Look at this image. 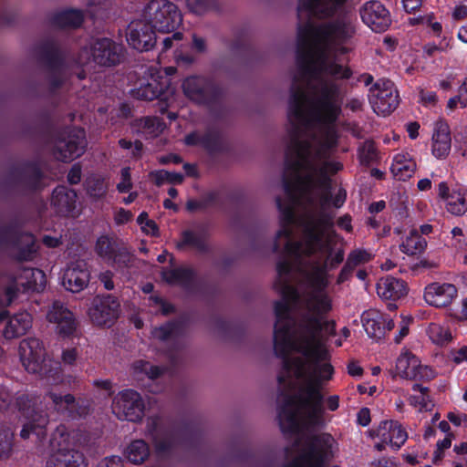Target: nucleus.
<instances>
[{
  "instance_id": "f257e3e1",
  "label": "nucleus",
  "mask_w": 467,
  "mask_h": 467,
  "mask_svg": "<svg viewBox=\"0 0 467 467\" xmlns=\"http://www.w3.org/2000/svg\"><path fill=\"white\" fill-rule=\"evenodd\" d=\"M293 213L284 212L276 234V248L285 246V257L277 264L275 290L282 300L275 303V350L284 356L278 381L282 388L298 386L287 398L278 417L283 432L296 434V441H336L329 433L302 439V426L324 425L325 410L320 389L333 377L334 368L326 340L335 333L328 319L332 301L326 291V271L337 266L344 253L337 246L330 219L315 214L302 226L304 238L294 242Z\"/></svg>"
},
{
  "instance_id": "f03ea898",
  "label": "nucleus",
  "mask_w": 467,
  "mask_h": 467,
  "mask_svg": "<svg viewBox=\"0 0 467 467\" xmlns=\"http://www.w3.org/2000/svg\"><path fill=\"white\" fill-rule=\"evenodd\" d=\"M357 32V23L351 15L315 26L306 24L298 28V76L295 78L288 103L287 117L294 126L295 138L291 144L294 180L285 184L287 204L277 200L281 213H293L294 224L305 226L310 214L325 215L333 205L341 207L346 191L339 188L331 196L330 175L343 165L327 158L337 143L336 123L341 114L342 97L339 86L324 78L348 79L350 68L335 58L337 54L350 51Z\"/></svg>"
},
{
  "instance_id": "7ed1b4c3",
  "label": "nucleus",
  "mask_w": 467,
  "mask_h": 467,
  "mask_svg": "<svg viewBox=\"0 0 467 467\" xmlns=\"http://www.w3.org/2000/svg\"><path fill=\"white\" fill-rule=\"evenodd\" d=\"M53 439L57 441L58 449L47 462V467H87L86 458L79 450V432H68L67 428L61 425L55 431Z\"/></svg>"
},
{
  "instance_id": "20e7f679",
  "label": "nucleus",
  "mask_w": 467,
  "mask_h": 467,
  "mask_svg": "<svg viewBox=\"0 0 467 467\" xmlns=\"http://www.w3.org/2000/svg\"><path fill=\"white\" fill-rule=\"evenodd\" d=\"M143 18L154 30L169 33L182 22L181 12L170 0H150L143 9Z\"/></svg>"
},
{
  "instance_id": "39448f33",
  "label": "nucleus",
  "mask_w": 467,
  "mask_h": 467,
  "mask_svg": "<svg viewBox=\"0 0 467 467\" xmlns=\"http://www.w3.org/2000/svg\"><path fill=\"white\" fill-rule=\"evenodd\" d=\"M122 47L109 38L92 41L85 47L79 54V63L87 64L90 61L100 66H113L120 61Z\"/></svg>"
},
{
  "instance_id": "423d86ee",
  "label": "nucleus",
  "mask_w": 467,
  "mask_h": 467,
  "mask_svg": "<svg viewBox=\"0 0 467 467\" xmlns=\"http://www.w3.org/2000/svg\"><path fill=\"white\" fill-rule=\"evenodd\" d=\"M373 439H378L375 448L381 451L387 446L393 450H399L407 441L408 433L402 425L395 420H383L377 428L369 431Z\"/></svg>"
},
{
  "instance_id": "0eeeda50",
  "label": "nucleus",
  "mask_w": 467,
  "mask_h": 467,
  "mask_svg": "<svg viewBox=\"0 0 467 467\" xmlns=\"http://www.w3.org/2000/svg\"><path fill=\"white\" fill-rule=\"evenodd\" d=\"M85 131L82 129H72L66 131L57 140L53 154L62 161H71L81 156L86 148Z\"/></svg>"
},
{
  "instance_id": "6e6552de",
  "label": "nucleus",
  "mask_w": 467,
  "mask_h": 467,
  "mask_svg": "<svg viewBox=\"0 0 467 467\" xmlns=\"http://www.w3.org/2000/svg\"><path fill=\"white\" fill-rule=\"evenodd\" d=\"M16 404L18 410L25 418V422L20 435L23 439H27L31 434H36L37 438L45 436V429L48 423V415L40 413L31 409L30 400L25 395L16 398Z\"/></svg>"
},
{
  "instance_id": "1a4fd4ad",
  "label": "nucleus",
  "mask_w": 467,
  "mask_h": 467,
  "mask_svg": "<svg viewBox=\"0 0 467 467\" xmlns=\"http://www.w3.org/2000/svg\"><path fill=\"white\" fill-rule=\"evenodd\" d=\"M370 103L378 115L390 114L399 104V94L393 82L380 79L370 89Z\"/></svg>"
},
{
  "instance_id": "9d476101",
  "label": "nucleus",
  "mask_w": 467,
  "mask_h": 467,
  "mask_svg": "<svg viewBox=\"0 0 467 467\" xmlns=\"http://www.w3.org/2000/svg\"><path fill=\"white\" fill-rule=\"evenodd\" d=\"M143 410L140 395L132 389L119 392L113 400L112 411L119 420L138 421L143 416Z\"/></svg>"
},
{
  "instance_id": "9b49d317",
  "label": "nucleus",
  "mask_w": 467,
  "mask_h": 467,
  "mask_svg": "<svg viewBox=\"0 0 467 467\" xmlns=\"http://www.w3.org/2000/svg\"><path fill=\"white\" fill-rule=\"evenodd\" d=\"M396 375L405 379L429 380L434 378V371L422 366L418 358L408 350L400 353L396 361Z\"/></svg>"
},
{
  "instance_id": "f8f14e48",
  "label": "nucleus",
  "mask_w": 467,
  "mask_h": 467,
  "mask_svg": "<svg viewBox=\"0 0 467 467\" xmlns=\"http://www.w3.org/2000/svg\"><path fill=\"white\" fill-rule=\"evenodd\" d=\"M359 14L363 23L374 32H384L391 24L389 12L376 0L366 2L360 7Z\"/></svg>"
},
{
  "instance_id": "ddd939ff",
  "label": "nucleus",
  "mask_w": 467,
  "mask_h": 467,
  "mask_svg": "<svg viewBox=\"0 0 467 467\" xmlns=\"http://www.w3.org/2000/svg\"><path fill=\"white\" fill-rule=\"evenodd\" d=\"M127 41L138 51H148L156 44L155 31L144 18L132 21L128 26Z\"/></svg>"
},
{
  "instance_id": "4468645a",
  "label": "nucleus",
  "mask_w": 467,
  "mask_h": 467,
  "mask_svg": "<svg viewBox=\"0 0 467 467\" xmlns=\"http://www.w3.org/2000/svg\"><path fill=\"white\" fill-rule=\"evenodd\" d=\"M119 304L111 296L95 297L88 310L90 319L99 326L111 324L119 317Z\"/></svg>"
},
{
  "instance_id": "2eb2a0df",
  "label": "nucleus",
  "mask_w": 467,
  "mask_h": 467,
  "mask_svg": "<svg viewBox=\"0 0 467 467\" xmlns=\"http://www.w3.org/2000/svg\"><path fill=\"white\" fill-rule=\"evenodd\" d=\"M20 359L25 368L30 373L41 371L45 361V348L37 338H27L20 342Z\"/></svg>"
},
{
  "instance_id": "dca6fc26",
  "label": "nucleus",
  "mask_w": 467,
  "mask_h": 467,
  "mask_svg": "<svg viewBox=\"0 0 467 467\" xmlns=\"http://www.w3.org/2000/svg\"><path fill=\"white\" fill-rule=\"evenodd\" d=\"M47 318L55 325V330L62 337H69L76 331L74 314L59 301H55L49 307Z\"/></svg>"
},
{
  "instance_id": "f3484780",
  "label": "nucleus",
  "mask_w": 467,
  "mask_h": 467,
  "mask_svg": "<svg viewBox=\"0 0 467 467\" xmlns=\"http://www.w3.org/2000/svg\"><path fill=\"white\" fill-rule=\"evenodd\" d=\"M348 0H299L298 16L301 19L304 14L325 18L332 16L340 11Z\"/></svg>"
},
{
  "instance_id": "a211bd4d",
  "label": "nucleus",
  "mask_w": 467,
  "mask_h": 467,
  "mask_svg": "<svg viewBox=\"0 0 467 467\" xmlns=\"http://www.w3.org/2000/svg\"><path fill=\"white\" fill-rule=\"evenodd\" d=\"M361 321L368 336L373 339L382 338L387 331L393 328V320L376 309H369L362 314Z\"/></svg>"
},
{
  "instance_id": "6ab92c4d",
  "label": "nucleus",
  "mask_w": 467,
  "mask_h": 467,
  "mask_svg": "<svg viewBox=\"0 0 467 467\" xmlns=\"http://www.w3.org/2000/svg\"><path fill=\"white\" fill-rule=\"evenodd\" d=\"M46 286V275L43 271L34 268H24L15 277L14 286L9 287L7 293L12 296L19 291H41Z\"/></svg>"
},
{
  "instance_id": "aec40b11",
  "label": "nucleus",
  "mask_w": 467,
  "mask_h": 467,
  "mask_svg": "<svg viewBox=\"0 0 467 467\" xmlns=\"http://www.w3.org/2000/svg\"><path fill=\"white\" fill-rule=\"evenodd\" d=\"M90 273L84 261L71 263L65 270L62 277L63 286L73 293L82 291L88 284Z\"/></svg>"
},
{
  "instance_id": "412c9836",
  "label": "nucleus",
  "mask_w": 467,
  "mask_h": 467,
  "mask_svg": "<svg viewBox=\"0 0 467 467\" xmlns=\"http://www.w3.org/2000/svg\"><path fill=\"white\" fill-rule=\"evenodd\" d=\"M457 296L455 285L448 283H432L425 287L424 299L427 304L443 307L449 306Z\"/></svg>"
},
{
  "instance_id": "4be33fe9",
  "label": "nucleus",
  "mask_w": 467,
  "mask_h": 467,
  "mask_svg": "<svg viewBox=\"0 0 467 467\" xmlns=\"http://www.w3.org/2000/svg\"><path fill=\"white\" fill-rule=\"evenodd\" d=\"M167 85L168 81L165 78L158 73H150L146 82L132 91L133 96L140 99L153 100L160 98Z\"/></svg>"
},
{
  "instance_id": "5701e85b",
  "label": "nucleus",
  "mask_w": 467,
  "mask_h": 467,
  "mask_svg": "<svg viewBox=\"0 0 467 467\" xmlns=\"http://www.w3.org/2000/svg\"><path fill=\"white\" fill-rule=\"evenodd\" d=\"M182 88L188 99L197 103H204L210 94L209 83L201 77L186 78L182 84Z\"/></svg>"
},
{
  "instance_id": "b1692460",
  "label": "nucleus",
  "mask_w": 467,
  "mask_h": 467,
  "mask_svg": "<svg viewBox=\"0 0 467 467\" xmlns=\"http://www.w3.org/2000/svg\"><path fill=\"white\" fill-rule=\"evenodd\" d=\"M377 293L382 299L397 300L407 294V285L403 280L388 275L377 283Z\"/></svg>"
},
{
  "instance_id": "393cba45",
  "label": "nucleus",
  "mask_w": 467,
  "mask_h": 467,
  "mask_svg": "<svg viewBox=\"0 0 467 467\" xmlns=\"http://www.w3.org/2000/svg\"><path fill=\"white\" fill-rule=\"evenodd\" d=\"M451 147V139L449 126L445 123H437L432 135L431 151L437 159L446 158Z\"/></svg>"
},
{
  "instance_id": "a878e982",
  "label": "nucleus",
  "mask_w": 467,
  "mask_h": 467,
  "mask_svg": "<svg viewBox=\"0 0 467 467\" xmlns=\"http://www.w3.org/2000/svg\"><path fill=\"white\" fill-rule=\"evenodd\" d=\"M32 326V317L27 312H21L10 318L4 329L5 338L11 339L25 335Z\"/></svg>"
},
{
  "instance_id": "bb28decb",
  "label": "nucleus",
  "mask_w": 467,
  "mask_h": 467,
  "mask_svg": "<svg viewBox=\"0 0 467 467\" xmlns=\"http://www.w3.org/2000/svg\"><path fill=\"white\" fill-rule=\"evenodd\" d=\"M51 202L59 213H69L75 208L77 193L74 190L58 186L53 192Z\"/></svg>"
},
{
  "instance_id": "cd10ccee",
  "label": "nucleus",
  "mask_w": 467,
  "mask_h": 467,
  "mask_svg": "<svg viewBox=\"0 0 467 467\" xmlns=\"http://www.w3.org/2000/svg\"><path fill=\"white\" fill-rule=\"evenodd\" d=\"M390 170L394 177L405 181L414 173L416 163L408 153H398L394 156Z\"/></svg>"
},
{
  "instance_id": "c85d7f7f",
  "label": "nucleus",
  "mask_w": 467,
  "mask_h": 467,
  "mask_svg": "<svg viewBox=\"0 0 467 467\" xmlns=\"http://www.w3.org/2000/svg\"><path fill=\"white\" fill-rule=\"evenodd\" d=\"M123 455L130 462L141 464L150 456V448L143 440H135L127 445Z\"/></svg>"
},
{
  "instance_id": "c756f323",
  "label": "nucleus",
  "mask_w": 467,
  "mask_h": 467,
  "mask_svg": "<svg viewBox=\"0 0 467 467\" xmlns=\"http://www.w3.org/2000/svg\"><path fill=\"white\" fill-rule=\"evenodd\" d=\"M138 131L146 139H153L163 132L165 123L157 117H145L137 121Z\"/></svg>"
},
{
  "instance_id": "7c9ffc66",
  "label": "nucleus",
  "mask_w": 467,
  "mask_h": 467,
  "mask_svg": "<svg viewBox=\"0 0 467 467\" xmlns=\"http://www.w3.org/2000/svg\"><path fill=\"white\" fill-rule=\"evenodd\" d=\"M47 407L57 412H63L74 407L76 400L71 394L60 395L54 390L48 391L44 397Z\"/></svg>"
},
{
  "instance_id": "2f4dec72",
  "label": "nucleus",
  "mask_w": 467,
  "mask_h": 467,
  "mask_svg": "<svg viewBox=\"0 0 467 467\" xmlns=\"http://www.w3.org/2000/svg\"><path fill=\"white\" fill-rule=\"evenodd\" d=\"M426 245V240L421 237L416 229H413L400 244V250L406 254L414 255L421 253Z\"/></svg>"
},
{
  "instance_id": "473e14b6",
  "label": "nucleus",
  "mask_w": 467,
  "mask_h": 467,
  "mask_svg": "<svg viewBox=\"0 0 467 467\" xmlns=\"http://www.w3.org/2000/svg\"><path fill=\"white\" fill-rule=\"evenodd\" d=\"M447 211L453 215H462L467 212L466 192L460 190H453L451 196L446 202Z\"/></svg>"
},
{
  "instance_id": "72a5a7b5",
  "label": "nucleus",
  "mask_w": 467,
  "mask_h": 467,
  "mask_svg": "<svg viewBox=\"0 0 467 467\" xmlns=\"http://www.w3.org/2000/svg\"><path fill=\"white\" fill-rule=\"evenodd\" d=\"M117 249V244L106 235L99 237L95 244V253L107 264L109 263Z\"/></svg>"
},
{
  "instance_id": "f704fd0d",
  "label": "nucleus",
  "mask_w": 467,
  "mask_h": 467,
  "mask_svg": "<svg viewBox=\"0 0 467 467\" xmlns=\"http://www.w3.org/2000/svg\"><path fill=\"white\" fill-rule=\"evenodd\" d=\"M83 22V14L78 10H67L57 14L55 24L60 27H77Z\"/></svg>"
},
{
  "instance_id": "c9c22d12",
  "label": "nucleus",
  "mask_w": 467,
  "mask_h": 467,
  "mask_svg": "<svg viewBox=\"0 0 467 467\" xmlns=\"http://www.w3.org/2000/svg\"><path fill=\"white\" fill-rule=\"evenodd\" d=\"M370 257V254L365 250L358 249L350 253L346 265L339 275L338 282H342L344 280L345 275L349 273L354 267L360 264L368 262Z\"/></svg>"
},
{
  "instance_id": "e433bc0d",
  "label": "nucleus",
  "mask_w": 467,
  "mask_h": 467,
  "mask_svg": "<svg viewBox=\"0 0 467 467\" xmlns=\"http://www.w3.org/2000/svg\"><path fill=\"white\" fill-rule=\"evenodd\" d=\"M427 333L430 339L439 346L449 343L452 338L451 331L437 323H431L427 329Z\"/></svg>"
},
{
  "instance_id": "4c0bfd02",
  "label": "nucleus",
  "mask_w": 467,
  "mask_h": 467,
  "mask_svg": "<svg viewBox=\"0 0 467 467\" xmlns=\"http://www.w3.org/2000/svg\"><path fill=\"white\" fill-rule=\"evenodd\" d=\"M88 194L94 200L103 198L108 191V183L103 178L90 177L86 182Z\"/></svg>"
},
{
  "instance_id": "58836bf2",
  "label": "nucleus",
  "mask_w": 467,
  "mask_h": 467,
  "mask_svg": "<svg viewBox=\"0 0 467 467\" xmlns=\"http://www.w3.org/2000/svg\"><path fill=\"white\" fill-rule=\"evenodd\" d=\"M162 278L169 284H185L192 276V272L187 268L167 269L163 270Z\"/></svg>"
},
{
  "instance_id": "ea45409f",
  "label": "nucleus",
  "mask_w": 467,
  "mask_h": 467,
  "mask_svg": "<svg viewBox=\"0 0 467 467\" xmlns=\"http://www.w3.org/2000/svg\"><path fill=\"white\" fill-rule=\"evenodd\" d=\"M134 375L140 376L145 374L149 379H154L162 375L165 371L163 368L153 366L148 361L139 360L133 364Z\"/></svg>"
},
{
  "instance_id": "a19ab883",
  "label": "nucleus",
  "mask_w": 467,
  "mask_h": 467,
  "mask_svg": "<svg viewBox=\"0 0 467 467\" xmlns=\"http://www.w3.org/2000/svg\"><path fill=\"white\" fill-rule=\"evenodd\" d=\"M413 390L414 391H420V395H414L410 397V404L415 408H417L419 410H427L430 407V400L429 397L426 394V391L428 390L427 388L422 387L419 384L413 385Z\"/></svg>"
},
{
  "instance_id": "79ce46f5",
  "label": "nucleus",
  "mask_w": 467,
  "mask_h": 467,
  "mask_svg": "<svg viewBox=\"0 0 467 467\" xmlns=\"http://www.w3.org/2000/svg\"><path fill=\"white\" fill-rule=\"evenodd\" d=\"M132 260V254L126 248L118 247L109 265L118 268H124L129 266Z\"/></svg>"
},
{
  "instance_id": "37998d69",
  "label": "nucleus",
  "mask_w": 467,
  "mask_h": 467,
  "mask_svg": "<svg viewBox=\"0 0 467 467\" xmlns=\"http://www.w3.org/2000/svg\"><path fill=\"white\" fill-rule=\"evenodd\" d=\"M183 245H189L197 250H203L206 247V241L203 236H201L192 232H185L182 234V243L179 244V247Z\"/></svg>"
},
{
  "instance_id": "c03bdc74",
  "label": "nucleus",
  "mask_w": 467,
  "mask_h": 467,
  "mask_svg": "<svg viewBox=\"0 0 467 467\" xmlns=\"http://www.w3.org/2000/svg\"><path fill=\"white\" fill-rule=\"evenodd\" d=\"M13 432L10 429L0 430V457H8L12 451Z\"/></svg>"
},
{
  "instance_id": "a18cd8bd",
  "label": "nucleus",
  "mask_w": 467,
  "mask_h": 467,
  "mask_svg": "<svg viewBox=\"0 0 467 467\" xmlns=\"http://www.w3.org/2000/svg\"><path fill=\"white\" fill-rule=\"evenodd\" d=\"M410 25L423 24L430 26L433 34L437 36L441 32V25L439 22H432V16L427 15L423 16L412 17L409 19Z\"/></svg>"
},
{
  "instance_id": "49530a36",
  "label": "nucleus",
  "mask_w": 467,
  "mask_h": 467,
  "mask_svg": "<svg viewBox=\"0 0 467 467\" xmlns=\"http://www.w3.org/2000/svg\"><path fill=\"white\" fill-rule=\"evenodd\" d=\"M377 157L376 148L373 142L366 141L359 149V159L363 163H369Z\"/></svg>"
},
{
  "instance_id": "de8ad7c7",
  "label": "nucleus",
  "mask_w": 467,
  "mask_h": 467,
  "mask_svg": "<svg viewBox=\"0 0 467 467\" xmlns=\"http://www.w3.org/2000/svg\"><path fill=\"white\" fill-rule=\"evenodd\" d=\"M154 447L159 454L165 453L173 444V438L169 434L158 435L153 439Z\"/></svg>"
},
{
  "instance_id": "09e8293b",
  "label": "nucleus",
  "mask_w": 467,
  "mask_h": 467,
  "mask_svg": "<svg viewBox=\"0 0 467 467\" xmlns=\"http://www.w3.org/2000/svg\"><path fill=\"white\" fill-rule=\"evenodd\" d=\"M175 326L173 324H166L164 326L155 327L152 330V337L158 340H166L173 336Z\"/></svg>"
},
{
  "instance_id": "8fccbe9b",
  "label": "nucleus",
  "mask_w": 467,
  "mask_h": 467,
  "mask_svg": "<svg viewBox=\"0 0 467 467\" xmlns=\"http://www.w3.org/2000/svg\"><path fill=\"white\" fill-rule=\"evenodd\" d=\"M132 188L130 170L129 167L121 169L120 182L117 184L119 192H129Z\"/></svg>"
},
{
  "instance_id": "3c124183",
  "label": "nucleus",
  "mask_w": 467,
  "mask_h": 467,
  "mask_svg": "<svg viewBox=\"0 0 467 467\" xmlns=\"http://www.w3.org/2000/svg\"><path fill=\"white\" fill-rule=\"evenodd\" d=\"M185 143L187 145H202L207 149L212 148V145L210 143V138L208 136L201 137L196 132L191 133L188 136H186Z\"/></svg>"
},
{
  "instance_id": "603ef678",
  "label": "nucleus",
  "mask_w": 467,
  "mask_h": 467,
  "mask_svg": "<svg viewBox=\"0 0 467 467\" xmlns=\"http://www.w3.org/2000/svg\"><path fill=\"white\" fill-rule=\"evenodd\" d=\"M451 245L456 248H462L466 244V238L463 231L460 227H454L451 231Z\"/></svg>"
},
{
  "instance_id": "864d4df0",
  "label": "nucleus",
  "mask_w": 467,
  "mask_h": 467,
  "mask_svg": "<svg viewBox=\"0 0 467 467\" xmlns=\"http://www.w3.org/2000/svg\"><path fill=\"white\" fill-rule=\"evenodd\" d=\"M450 46V42L447 41L445 38L440 43V45H436L434 43H429L425 45L423 50L424 53L428 56L431 57L435 55L438 51H444L446 50Z\"/></svg>"
},
{
  "instance_id": "5fc2aeb1",
  "label": "nucleus",
  "mask_w": 467,
  "mask_h": 467,
  "mask_svg": "<svg viewBox=\"0 0 467 467\" xmlns=\"http://www.w3.org/2000/svg\"><path fill=\"white\" fill-rule=\"evenodd\" d=\"M458 107L467 108V100H465V97L462 96L461 88H459V94L451 98L447 102V109L451 111Z\"/></svg>"
},
{
  "instance_id": "6e6d98bb",
  "label": "nucleus",
  "mask_w": 467,
  "mask_h": 467,
  "mask_svg": "<svg viewBox=\"0 0 467 467\" xmlns=\"http://www.w3.org/2000/svg\"><path fill=\"white\" fill-rule=\"evenodd\" d=\"M451 445V435H447L442 441H439L437 442V451L434 452V459H441L442 456V451L445 449L450 448Z\"/></svg>"
},
{
  "instance_id": "4d7b16f0",
  "label": "nucleus",
  "mask_w": 467,
  "mask_h": 467,
  "mask_svg": "<svg viewBox=\"0 0 467 467\" xmlns=\"http://www.w3.org/2000/svg\"><path fill=\"white\" fill-rule=\"evenodd\" d=\"M150 177L154 181L156 185L160 186L164 182H168L169 171L164 170L154 171L150 173Z\"/></svg>"
},
{
  "instance_id": "13d9d810",
  "label": "nucleus",
  "mask_w": 467,
  "mask_h": 467,
  "mask_svg": "<svg viewBox=\"0 0 467 467\" xmlns=\"http://www.w3.org/2000/svg\"><path fill=\"white\" fill-rule=\"evenodd\" d=\"M420 98V102L425 106L434 105L437 102V95L433 91L421 90Z\"/></svg>"
},
{
  "instance_id": "bf43d9fd",
  "label": "nucleus",
  "mask_w": 467,
  "mask_h": 467,
  "mask_svg": "<svg viewBox=\"0 0 467 467\" xmlns=\"http://www.w3.org/2000/svg\"><path fill=\"white\" fill-rule=\"evenodd\" d=\"M451 358L457 364L467 361V347L462 346L458 349L452 350Z\"/></svg>"
},
{
  "instance_id": "052dcab7",
  "label": "nucleus",
  "mask_w": 467,
  "mask_h": 467,
  "mask_svg": "<svg viewBox=\"0 0 467 467\" xmlns=\"http://www.w3.org/2000/svg\"><path fill=\"white\" fill-rule=\"evenodd\" d=\"M81 180V170L78 165H74L67 174V181L71 184H77Z\"/></svg>"
},
{
  "instance_id": "680f3d73",
  "label": "nucleus",
  "mask_w": 467,
  "mask_h": 467,
  "mask_svg": "<svg viewBox=\"0 0 467 467\" xmlns=\"http://www.w3.org/2000/svg\"><path fill=\"white\" fill-rule=\"evenodd\" d=\"M358 423L363 427L368 426L370 422V412L368 408L361 409L357 416Z\"/></svg>"
},
{
  "instance_id": "e2e57ef3",
  "label": "nucleus",
  "mask_w": 467,
  "mask_h": 467,
  "mask_svg": "<svg viewBox=\"0 0 467 467\" xmlns=\"http://www.w3.org/2000/svg\"><path fill=\"white\" fill-rule=\"evenodd\" d=\"M99 467H122L121 458L119 456L107 457L100 463Z\"/></svg>"
},
{
  "instance_id": "0e129e2a",
  "label": "nucleus",
  "mask_w": 467,
  "mask_h": 467,
  "mask_svg": "<svg viewBox=\"0 0 467 467\" xmlns=\"http://www.w3.org/2000/svg\"><path fill=\"white\" fill-rule=\"evenodd\" d=\"M132 217V213L124 209H119L115 214V221L118 224H123L129 222Z\"/></svg>"
},
{
  "instance_id": "69168bd1",
  "label": "nucleus",
  "mask_w": 467,
  "mask_h": 467,
  "mask_svg": "<svg viewBox=\"0 0 467 467\" xmlns=\"http://www.w3.org/2000/svg\"><path fill=\"white\" fill-rule=\"evenodd\" d=\"M99 280L103 283L104 287L107 290H112L114 288V283L112 281V273L109 271H106L101 273L99 275Z\"/></svg>"
},
{
  "instance_id": "338daca9",
  "label": "nucleus",
  "mask_w": 467,
  "mask_h": 467,
  "mask_svg": "<svg viewBox=\"0 0 467 467\" xmlns=\"http://www.w3.org/2000/svg\"><path fill=\"white\" fill-rule=\"evenodd\" d=\"M438 195L445 202L451 196V192H450V188L446 182H441L438 184Z\"/></svg>"
},
{
  "instance_id": "774afa93",
  "label": "nucleus",
  "mask_w": 467,
  "mask_h": 467,
  "mask_svg": "<svg viewBox=\"0 0 467 467\" xmlns=\"http://www.w3.org/2000/svg\"><path fill=\"white\" fill-rule=\"evenodd\" d=\"M11 394L5 388L0 389V410L7 409L10 405Z\"/></svg>"
}]
</instances>
